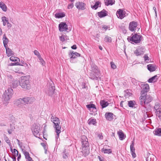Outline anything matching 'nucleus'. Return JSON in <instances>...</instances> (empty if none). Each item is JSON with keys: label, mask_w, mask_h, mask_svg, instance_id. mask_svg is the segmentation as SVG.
Masks as SVG:
<instances>
[{"label": "nucleus", "mask_w": 161, "mask_h": 161, "mask_svg": "<svg viewBox=\"0 0 161 161\" xmlns=\"http://www.w3.org/2000/svg\"><path fill=\"white\" fill-rule=\"evenodd\" d=\"M82 152L83 155L86 157L90 153L89 143L87 137L85 136H83L81 137Z\"/></svg>", "instance_id": "obj_1"}, {"label": "nucleus", "mask_w": 161, "mask_h": 161, "mask_svg": "<svg viewBox=\"0 0 161 161\" xmlns=\"http://www.w3.org/2000/svg\"><path fill=\"white\" fill-rule=\"evenodd\" d=\"M20 86L25 90H28L31 88V85L30 81V77L25 76L21 77L19 82Z\"/></svg>", "instance_id": "obj_2"}, {"label": "nucleus", "mask_w": 161, "mask_h": 161, "mask_svg": "<svg viewBox=\"0 0 161 161\" xmlns=\"http://www.w3.org/2000/svg\"><path fill=\"white\" fill-rule=\"evenodd\" d=\"M142 39V36L138 34L134 35L132 34L130 36L127 37L128 41L133 44L140 43Z\"/></svg>", "instance_id": "obj_3"}, {"label": "nucleus", "mask_w": 161, "mask_h": 161, "mask_svg": "<svg viewBox=\"0 0 161 161\" xmlns=\"http://www.w3.org/2000/svg\"><path fill=\"white\" fill-rule=\"evenodd\" d=\"M152 99V97L151 96L143 93L140 97L139 102L140 104L145 108V105L151 102Z\"/></svg>", "instance_id": "obj_4"}, {"label": "nucleus", "mask_w": 161, "mask_h": 161, "mask_svg": "<svg viewBox=\"0 0 161 161\" xmlns=\"http://www.w3.org/2000/svg\"><path fill=\"white\" fill-rule=\"evenodd\" d=\"M13 92V90L12 88L9 87L4 92L3 94V103L6 105L8 104L9 100L11 98Z\"/></svg>", "instance_id": "obj_5"}, {"label": "nucleus", "mask_w": 161, "mask_h": 161, "mask_svg": "<svg viewBox=\"0 0 161 161\" xmlns=\"http://www.w3.org/2000/svg\"><path fill=\"white\" fill-rule=\"evenodd\" d=\"M51 121L53 123V127L55 130L57 129L58 132L59 131V130L61 129V126L60 125V121L59 119L51 114Z\"/></svg>", "instance_id": "obj_6"}, {"label": "nucleus", "mask_w": 161, "mask_h": 161, "mask_svg": "<svg viewBox=\"0 0 161 161\" xmlns=\"http://www.w3.org/2000/svg\"><path fill=\"white\" fill-rule=\"evenodd\" d=\"M55 89L54 84H51L46 89L45 93L48 96L52 97L55 94Z\"/></svg>", "instance_id": "obj_7"}, {"label": "nucleus", "mask_w": 161, "mask_h": 161, "mask_svg": "<svg viewBox=\"0 0 161 161\" xmlns=\"http://www.w3.org/2000/svg\"><path fill=\"white\" fill-rule=\"evenodd\" d=\"M75 5L77 9L79 10H84L86 8V4L81 2H77Z\"/></svg>", "instance_id": "obj_8"}, {"label": "nucleus", "mask_w": 161, "mask_h": 161, "mask_svg": "<svg viewBox=\"0 0 161 161\" xmlns=\"http://www.w3.org/2000/svg\"><path fill=\"white\" fill-rule=\"evenodd\" d=\"M126 12L121 9H119L117 12L116 15L117 17L121 19L125 16Z\"/></svg>", "instance_id": "obj_9"}, {"label": "nucleus", "mask_w": 161, "mask_h": 161, "mask_svg": "<svg viewBox=\"0 0 161 161\" xmlns=\"http://www.w3.org/2000/svg\"><path fill=\"white\" fill-rule=\"evenodd\" d=\"M59 31L61 32L66 31L68 29V26L65 22L60 23L58 26Z\"/></svg>", "instance_id": "obj_10"}, {"label": "nucleus", "mask_w": 161, "mask_h": 161, "mask_svg": "<svg viewBox=\"0 0 161 161\" xmlns=\"http://www.w3.org/2000/svg\"><path fill=\"white\" fill-rule=\"evenodd\" d=\"M99 71H92L89 75V78L92 80H97L99 77Z\"/></svg>", "instance_id": "obj_11"}, {"label": "nucleus", "mask_w": 161, "mask_h": 161, "mask_svg": "<svg viewBox=\"0 0 161 161\" xmlns=\"http://www.w3.org/2000/svg\"><path fill=\"white\" fill-rule=\"evenodd\" d=\"M145 51V49L143 47H138L135 51V53L138 56L142 54Z\"/></svg>", "instance_id": "obj_12"}, {"label": "nucleus", "mask_w": 161, "mask_h": 161, "mask_svg": "<svg viewBox=\"0 0 161 161\" xmlns=\"http://www.w3.org/2000/svg\"><path fill=\"white\" fill-rule=\"evenodd\" d=\"M137 25V24L136 22L135 21L130 22L129 25V29L131 31H135Z\"/></svg>", "instance_id": "obj_13"}, {"label": "nucleus", "mask_w": 161, "mask_h": 161, "mask_svg": "<svg viewBox=\"0 0 161 161\" xmlns=\"http://www.w3.org/2000/svg\"><path fill=\"white\" fill-rule=\"evenodd\" d=\"M142 90L141 92V95H142V94H147V92L149 90V87L148 84H146L142 85Z\"/></svg>", "instance_id": "obj_14"}, {"label": "nucleus", "mask_w": 161, "mask_h": 161, "mask_svg": "<svg viewBox=\"0 0 161 161\" xmlns=\"http://www.w3.org/2000/svg\"><path fill=\"white\" fill-rule=\"evenodd\" d=\"M25 103V97L23 98H19L16 100L14 104L19 107L21 106V105Z\"/></svg>", "instance_id": "obj_15"}, {"label": "nucleus", "mask_w": 161, "mask_h": 161, "mask_svg": "<svg viewBox=\"0 0 161 161\" xmlns=\"http://www.w3.org/2000/svg\"><path fill=\"white\" fill-rule=\"evenodd\" d=\"M40 129V127L38 125H36L35 126L34 125V127L32 129V132L34 135L36 136L39 133Z\"/></svg>", "instance_id": "obj_16"}, {"label": "nucleus", "mask_w": 161, "mask_h": 161, "mask_svg": "<svg viewBox=\"0 0 161 161\" xmlns=\"http://www.w3.org/2000/svg\"><path fill=\"white\" fill-rule=\"evenodd\" d=\"M147 69L150 72L155 71L157 68L156 65L153 64H149L147 65Z\"/></svg>", "instance_id": "obj_17"}, {"label": "nucleus", "mask_w": 161, "mask_h": 161, "mask_svg": "<svg viewBox=\"0 0 161 161\" xmlns=\"http://www.w3.org/2000/svg\"><path fill=\"white\" fill-rule=\"evenodd\" d=\"M35 98L33 97H25V103H31L35 101Z\"/></svg>", "instance_id": "obj_18"}, {"label": "nucleus", "mask_w": 161, "mask_h": 161, "mask_svg": "<svg viewBox=\"0 0 161 161\" xmlns=\"http://www.w3.org/2000/svg\"><path fill=\"white\" fill-rule=\"evenodd\" d=\"M159 77V75H157L152 77L148 80V82L149 83H152L156 82Z\"/></svg>", "instance_id": "obj_19"}, {"label": "nucleus", "mask_w": 161, "mask_h": 161, "mask_svg": "<svg viewBox=\"0 0 161 161\" xmlns=\"http://www.w3.org/2000/svg\"><path fill=\"white\" fill-rule=\"evenodd\" d=\"M107 15L106 11L103 9L101 11L98 13V15L100 18H102L106 16Z\"/></svg>", "instance_id": "obj_20"}, {"label": "nucleus", "mask_w": 161, "mask_h": 161, "mask_svg": "<svg viewBox=\"0 0 161 161\" xmlns=\"http://www.w3.org/2000/svg\"><path fill=\"white\" fill-rule=\"evenodd\" d=\"M105 4L107 6L112 5L115 3V0H104Z\"/></svg>", "instance_id": "obj_21"}, {"label": "nucleus", "mask_w": 161, "mask_h": 161, "mask_svg": "<svg viewBox=\"0 0 161 161\" xmlns=\"http://www.w3.org/2000/svg\"><path fill=\"white\" fill-rule=\"evenodd\" d=\"M118 134L119 136V139L120 140H123L126 137V136L124 135L122 130L119 131L118 132Z\"/></svg>", "instance_id": "obj_22"}, {"label": "nucleus", "mask_w": 161, "mask_h": 161, "mask_svg": "<svg viewBox=\"0 0 161 161\" xmlns=\"http://www.w3.org/2000/svg\"><path fill=\"white\" fill-rule=\"evenodd\" d=\"M0 8L4 12L7 11L8 9L6 5L2 2H0Z\"/></svg>", "instance_id": "obj_23"}, {"label": "nucleus", "mask_w": 161, "mask_h": 161, "mask_svg": "<svg viewBox=\"0 0 161 161\" xmlns=\"http://www.w3.org/2000/svg\"><path fill=\"white\" fill-rule=\"evenodd\" d=\"M100 104L102 108H105L108 106L109 103L104 100H101L100 102Z\"/></svg>", "instance_id": "obj_24"}, {"label": "nucleus", "mask_w": 161, "mask_h": 161, "mask_svg": "<svg viewBox=\"0 0 161 161\" xmlns=\"http://www.w3.org/2000/svg\"><path fill=\"white\" fill-rule=\"evenodd\" d=\"M105 116L106 119L109 120H111L113 119V114L111 113H106Z\"/></svg>", "instance_id": "obj_25"}, {"label": "nucleus", "mask_w": 161, "mask_h": 161, "mask_svg": "<svg viewBox=\"0 0 161 161\" xmlns=\"http://www.w3.org/2000/svg\"><path fill=\"white\" fill-rule=\"evenodd\" d=\"M3 39L4 47H8L7 44L8 42V39L7 38L5 34L3 35Z\"/></svg>", "instance_id": "obj_26"}, {"label": "nucleus", "mask_w": 161, "mask_h": 161, "mask_svg": "<svg viewBox=\"0 0 161 161\" xmlns=\"http://www.w3.org/2000/svg\"><path fill=\"white\" fill-rule=\"evenodd\" d=\"M54 16L56 18H60L64 17L65 14L64 12H58L55 14Z\"/></svg>", "instance_id": "obj_27"}, {"label": "nucleus", "mask_w": 161, "mask_h": 161, "mask_svg": "<svg viewBox=\"0 0 161 161\" xmlns=\"http://www.w3.org/2000/svg\"><path fill=\"white\" fill-rule=\"evenodd\" d=\"M101 6V3L99 1H96L94 5L91 6V8L92 9H96L99 7Z\"/></svg>", "instance_id": "obj_28"}, {"label": "nucleus", "mask_w": 161, "mask_h": 161, "mask_svg": "<svg viewBox=\"0 0 161 161\" xmlns=\"http://www.w3.org/2000/svg\"><path fill=\"white\" fill-rule=\"evenodd\" d=\"M147 160H150V161H156V158L154 155L152 154H149L147 158Z\"/></svg>", "instance_id": "obj_29"}, {"label": "nucleus", "mask_w": 161, "mask_h": 161, "mask_svg": "<svg viewBox=\"0 0 161 161\" xmlns=\"http://www.w3.org/2000/svg\"><path fill=\"white\" fill-rule=\"evenodd\" d=\"M6 50V52L8 56H12L13 54V51L8 47H5Z\"/></svg>", "instance_id": "obj_30"}, {"label": "nucleus", "mask_w": 161, "mask_h": 161, "mask_svg": "<svg viewBox=\"0 0 161 161\" xmlns=\"http://www.w3.org/2000/svg\"><path fill=\"white\" fill-rule=\"evenodd\" d=\"M2 21L3 22V25L4 26L6 25L7 24L8 22V19L6 18L5 16H3L1 18Z\"/></svg>", "instance_id": "obj_31"}, {"label": "nucleus", "mask_w": 161, "mask_h": 161, "mask_svg": "<svg viewBox=\"0 0 161 161\" xmlns=\"http://www.w3.org/2000/svg\"><path fill=\"white\" fill-rule=\"evenodd\" d=\"M88 123L89 125H95L97 123L96 119L92 118L89 119L88 121Z\"/></svg>", "instance_id": "obj_32"}, {"label": "nucleus", "mask_w": 161, "mask_h": 161, "mask_svg": "<svg viewBox=\"0 0 161 161\" xmlns=\"http://www.w3.org/2000/svg\"><path fill=\"white\" fill-rule=\"evenodd\" d=\"M154 134L157 136H161V128L156 129L154 131Z\"/></svg>", "instance_id": "obj_33"}, {"label": "nucleus", "mask_w": 161, "mask_h": 161, "mask_svg": "<svg viewBox=\"0 0 161 161\" xmlns=\"http://www.w3.org/2000/svg\"><path fill=\"white\" fill-rule=\"evenodd\" d=\"M86 107L89 110H91V108H92L93 109L95 110L96 111V108L95 105L94 104H87L86 105Z\"/></svg>", "instance_id": "obj_34"}, {"label": "nucleus", "mask_w": 161, "mask_h": 161, "mask_svg": "<svg viewBox=\"0 0 161 161\" xmlns=\"http://www.w3.org/2000/svg\"><path fill=\"white\" fill-rule=\"evenodd\" d=\"M73 54V53L72 52H70L69 54V56L70 57V61L72 63H73V59L76 58V57Z\"/></svg>", "instance_id": "obj_35"}, {"label": "nucleus", "mask_w": 161, "mask_h": 161, "mask_svg": "<svg viewBox=\"0 0 161 161\" xmlns=\"http://www.w3.org/2000/svg\"><path fill=\"white\" fill-rule=\"evenodd\" d=\"M104 41L106 42L111 43L112 42V39L110 37L108 36H106L104 38Z\"/></svg>", "instance_id": "obj_36"}, {"label": "nucleus", "mask_w": 161, "mask_h": 161, "mask_svg": "<svg viewBox=\"0 0 161 161\" xmlns=\"http://www.w3.org/2000/svg\"><path fill=\"white\" fill-rule=\"evenodd\" d=\"M19 84V81L17 80H14L12 83V86L13 88L16 87Z\"/></svg>", "instance_id": "obj_37"}, {"label": "nucleus", "mask_w": 161, "mask_h": 161, "mask_svg": "<svg viewBox=\"0 0 161 161\" xmlns=\"http://www.w3.org/2000/svg\"><path fill=\"white\" fill-rule=\"evenodd\" d=\"M135 104V102L134 101H128V105L130 107L133 108Z\"/></svg>", "instance_id": "obj_38"}, {"label": "nucleus", "mask_w": 161, "mask_h": 161, "mask_svg": "<svg viewBox=\"0 0 161 161\" xmlns=\"http://www.w3.org/2000/svg\"><path fill=\"white\" fill-rule=\"evenodd\" d=\"M154 108L156 111L158 110L160 108H161V105H160L159 103H155V106L154 107Z\"/></svg>", "instance_id": "obj_39"}, {"label": "nucleus", "mask_w": 161, "mask_h": 161, "mask_svg": "<svg viewBox=\"0 0 161 161\" xmlns=\"http://www.w3.org/2000/svg\"><path fill=\"white\" fill-rule=\"evenodd\" d=\"M22 151L26 159L31 157L30 156L29 153L28 152L26 151L25 150H22Z\"/></svg>", "instance_id": "obj_40"}, {"label": "nucleus", "mask_w": 161, "mask_h": 161, "mask_svg": "<svg viewBox=\"0 0 161 161\" xmlns=\"http://www.w3.org/2000/svg\"><path fill=\"white\" fill-rule=\"evenodd\" d=\"M157 116H158L159 119H161V108L155 111Z\"/></svg>", "instance_id": "obj_41"}, {"label": "nucleus", "mask_w": 161, "mask_h": 161, "mask_svg": "<svg viewBox=\"0 0 161 161\" xmlns=\"http://www.w3.org/2000/svg\"><path fill=\"white\" fill-rule=\"evenodd\" d=\"M91 69L92 71L95 72L97 71H99L98 68L95 64H93L92 65Z\"/></svg>", "instance_id": "obj_42"}, {"label": "nucleus", "mask_w": 161, "mask_h": 161, "mask_svg": "<svg viewBox=\"0 0 161 161\" xmlns=\"http://www.w3.org/2000/svg\"><path fill=\"white\" fill-rule=\"evenodd\" d=\"M9 59L11 61H12L18 62V61H19V59L18 58L14 56H12L10 57Z\"/></svg>", "instance_id": "obj_43"}, {"label": "nucleus", "mask_w": 161, "mask_h": 161, "mask_svg": "<svg viewBox=\"0 0 161 161\" xmlns=\"http://www.w3.org/2000/svg\"><path fill=\"white\" fill-rule=\"evenodd\" d=\"M102 150V151L104 153L110 154L112 152L111 149H107L103 148Z\"/></svg>", "instance_id": "obj_44"}, {"label": "nucleus", "mask_w": 161, "mask_h": 161, "mask_svg": "<svg viewBox=\"0 0 161 161\" xmlns=\"http://www.w3.org/2000/svg\"><path fill=\"white\" fill-rule=\"evenodd\" d=\"M132 143L130 145V152H135V149L134 147V141H132Z\"/></svg>", "instance_id": "obj_45"}, {"label": "nucleus", "mask_w": 161, "mask_h": 161, "mask_svg": "<svg viewBox=\"0 0 161 161\" xmlns=\"http://www.w3.org/2000/svg\"><path fill=\"white\" fill-rule=\"evenodd\" d=\"M5 140L6 142L10 146H11V144L10 142V141L9 139L6 136L4 137Z\"/></svg>", "instance_id": "obj_46"}, {"label": "nucleus", "mask_w": 161, "mask_h": 161, "mask_svg": "<svg viewBox=\"0 0 161 161\" xmlns=\"http://www.w3.org/2000/svg\"><path fill=\"white\" fill-rule=\"evenodd\" d=\"M68 153L66 152L65 150L64 152H63V158L65 159L67 158H68Z\"/></svg>", "instance_id": "obj_47"}, {"label": "nucleus", "mask_w": 161, "mask_h": 161, "mask_svg": "<svg viewBox=\"0 0 161 161\" xmlns=\"http://www.w3.org/2000/svg\"><path fill=\"white\" fill-rule=\"evenodd\" d=\"M38 58L39 60V61L41 63V64L42 65H44L45 64V63L42 58L41 57Z\"/></svg>", "instance_id": "obj_48"}, {"label": "nucleus", "mask_w": 161, "mask_h": 161, "mask_svg": "<svg viewBox=\"0 0 161 161\" xmlns=\"http://www.w3.org/2000/svg\"><path fill=\"white\" fill-rule=\"evenodd\" d=\"M145 61L146 62L148 63L150 61H149V58L148 57V56L146 54H145L144 57Z\"/></svg>", "instance_id": "obj_49"}, {"label": "nucleus", "mask_w": 161, "mask_h": 161, "mask_svg": "<svg viewBox=\"0 0 161 161\" xmlns=\"http://www.w3.org/2000/svg\"><path fill=\"white\" fill-rule=\"evenodd\" d=\"M34 54L37 56L38 58H39L41 57L39 53L36 50H35L34 52Z\"/></svg>", "instance_id": "obj_50"}, {"label": "nucleus", "mask_w": 161, "mask_h": 161, "mask_svg": "<svg viewBox=\"0 0 161 161\" xmlns=\"http://www.w3.org/2000/svg\"><path fill=\"white\" fill-rule=\"evenodd\" d=\"M111 66L112 68L114 69L116 68V65L114 64L113 62H110Z\"/></svg>", "instance_id": "obj_51"}, {"label": "nucleus", "mask_w": 161, "mask_h": 161, "mask_svg": "<svg viewBox=\"0 0 161 161\" xmlns=\"http://www.w3.org/2000/svg\"><path fill=\"white\" fill-rule=\"evenodd\" d=\"M59 131L58 132L57 129L55 130V131H56V132L57 133V136H56V138L57 139H58L59 138V134L61 132L60 129H59Z\"/></svg>", "instance_id": "obj_52"}, {"label": "nucleus", "mask_w": 161, "mask_h": 161, "mask_svg": "<svg viewBox=\"0 0 161 161\" xmlns=\"http://www.w3.org/2000/svg\"><path fill=\"white\" fill-rule=\"evenodd\" d=\"M74 7V4L73 3H71L70 4H69L67 7V8L68 9H71L72 8Z\"/></svg>", "instance_id": "obj_53"}, {"label": "nucleus", "mask_w": 161, "mask_h": 161, "mask_svg": "<svg viewBox=\"0 0 161 161\" xmlns=\"http://www.w3.org/2000/svg\"><path fill=\"white\" fill-rule=\"evenodd\" d=\"M64 36V35H62L61 36L59 37L60 40L62 42L64 41L65 40Z\"/></svg>", "instance_id": "obj_54"}, {"label": "nucleus", "mask_w": 161, "mask_h": 161, "mask_svg": "<svg viewBox=\"0 0 161 161\" xmlns=\"http://www.w3.org/2000/svg\"><path fill=\"white\" fill-rule=\"evenodd\" d=\"M19 65L24 66L25 67H28V65L26 63H24V61H23V63H22V64H21V63H19Z\"/></svg>", "instance_id": "obj_55"}, {"label": "nucleus", "mask_w": 161, "mask_h": 161, "mask_svg": "<svg viewBox=\"0 0 161 161\" xmlns=\"http://www.w3.org/2000/svg\"><path fill=\"white\" fill-rule=\"evenodd\" d=\"M19 63L18 62H17L16 63H11L9 64V66H14L15 65H19Z\"/></svg>", "instance_id": "obj_56"}, {"label": "nucleus", "mask_w": 161, "mask_h": 161, "mask_svg": "<svg viewBox=\"0 0 161 161\" xmlns=\"http://www.w3.org/2000/svg\"><path fill=\"white\" fill-rule=\"evenodd\" d=\"M14 152L15 156H18V152L15 149H14Z\"/></svg>", "instance_id": "obj_57"}, {"label": "nucleus", "mask_w": 161, "mask_h": 161, "mask_svg": "<svg viewBox=\"0 0 161 161\" xmlns=\"http://www.w3.org/2000/svg\"><path fill=\"white\" fill-rule=\"evenodd\" d=\"M72 52L73 53V55H74L75 56H80V54L78 53L73 52Z\"/></svg>", "instance_id": "obj_58"}, {"label": "nucleus", "mask_w": 161, "mask_h": 161, "mask_svg": "<svg viewBox=\"0 0 161 161\" xmlns=\"http://www.w3.org/2000/svg\"><path fill=\"white\" fill-rule=\"evenodd\" d=\"M9 74V73H7L6 75H7V77L8 78H9L10 79H12L13 78L12 76V75H10Z\"/></svg>", "instance_id": "obj_59"}, {"label": "nucleus", "mask_w": 161, "mask_h": 161, "mask_svg": "<svg viewBox=\"0 0 161 161\" xmlns=\"http://www.w3.org/2000/svg\"><path fill=\"white\" fill-rule=\"evenodd\" d=\"M7 24V26L8 28V29H9L10 28H11L12 26L11 24L9 22V21L8 22Z\"/></svg>", "instance_id": "obj_60"}, {"label": "nucleus", "mask_w": 161, "mask_h": 161, "mask_svg": "<svg viewBox=\"0 0 161 161\" xmlns=\"http://www.w3.org/2000/svg\"><path fill=\"white\" fill-rule=\"evenodd\" d=\"M131 154H132V157H133V158H135L136 157V153H135V152H131Z\"/></svg>", "instance_id": "obj_61"}, {"label": "nucleus", "mask_w": 161, "mask_h": 161, "mask_svg": "<svg viewBox=\"0 0 161 161\" xmlns=\"http://www.w3.org/2000/svg\"><path fill=\"white\" fill-rule=\"evenodd\" d=\"M98 137L99 138V139H103V136L102 135V134H98L97 135Z\"/></svg>", "instance_id": "obj_62"}, {"label": "nucleus", "mask_w": 161, "mask_h": 161, "mask_svg": "<svg viewBox=\"0 0 161 161\" xmlns=\"http://www.w3.org/2000/svg\"><path fill=\"white\" fill-rule=\"evenodd\" d=\"M102 28H103L105 29L106 30L109 28V27L108 26H107L106 25H103V26Z\"/></svg>", "instance_id": "obj_63"}, {"label": "nucleus", "mask_w": 161, "mask_h": 161, "mask_svg": "<svg viewBox=\"0 0 161 161\" xmlns=\"http://www.w3.org/2000/svg\"><path fill=\"white\" fill-rule=\"evenodd\" d=\"M41 145L44 147V149L45 150L46 152L47 151V149L46 148V145L45 144L43 143H41Z\"/></svg>", "instance_id": "obj_64"}]
</instances>
